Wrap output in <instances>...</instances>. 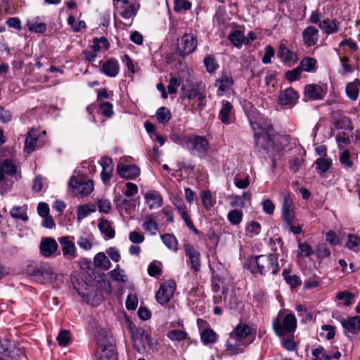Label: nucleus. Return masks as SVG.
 Here are the masks:
<instances>
[{
	"instance_id": "1",
	"label": "nucleus",
	"mask_w": 360,
	"mask_h": 360,
	"mask_svg": "<svg viewBox=\"0 0 360 360\" xmlns=\"http://www.w3.org/2000/svg\"><path fill=\"white\" fill-rule=\"evenodd\" d=\"M250 124L254 131L255 148L260 153L274 157L290 142V136L277 134L269 121L250 120Z\"/></svg>"
},
{
	"instance_id": "2",
	"label": "nucleus",
	"mask_w": 360,
	"mask_h": 360,
	"mask_svg": "<svg viewBox=\"0 0 360 360\" xmlns=\"http://www.w3.org/2000/svg\"><path fill=\"white\" fill-rule=\"evenodd\" d=\"M244 267L253 274H276L279 270L278 258L275 255H261L249 257Z\"/></svg>"
},
{
	"instance_id": "3",
	"label": "nucleus",
	"mask_w": 360,
	"mask_h": 360,
	"mask_svg": "<svg viewBox=\"0 0 360 360\" xmlns=\"http://www.w3.org/2000/svg\"><path fill=\"white\" fill-rule=\"evenodd\" d=\"M25 274L32 281L42 285H46L55 281L56 274L47 262H30L25 269Z\"/></svg>"
},
{
	"instance_id": "4",
	"label": "nucleus",
	"mask_w": 360,
	"mask_h": 360,
	"mask_svg": "<svg viewBox=\"0 0 360 360\" xmlns=\"http://www.w3.org/2000/svg\"><path fill=\"white\" fill-rule=\"evenodd\" d=\"M98 352L99 357L97 360H117L115 340L110 333L101 329L98 333Z\"/></svg>"
},
{
	"instance_id": "5",
	"label": "nucleus",
	"mask_w": 360,
	"mask_h": 360,
	"mask_svg": "<svg viewBox=\"0 0 360 360\" xmlns=\"http://www.w3.org/2000/svg\"><path fill=\"white\" fill-rule=\"evenodd\" d=\"M286 309L280 310L272 323L275 334L281 338L292 333V313L286 314Z\"/></svg>"
},
{
	"instance_id": "6",
	"label": "nucleus",
	"mask_w": 360,
	"mask_h": 360,
	"mask_svg": "<svg viewBox=\"0 0 360 360\" xmlns=\"http://www.w3.org/2000/svg\"><path fill=\"white\" fill-rule=\"evenodd\" d=\"M281 200L282 228L292 232V198L290 193L283 191L281 193Z\"/></svg>"
},
{
	"instance_id": "7",
	"label": "nucleus",
	"mask_w": 360,
	"mask_h": 360,
	"mask_svg": "<svg viewBox=\"0 0 360 360\" xmlns=\"http://www.w3.org/2000/svg\"><path fill=\"white\" fill-rule=\"evenodd\" d=\"M198 46L197 37L192 34H185L180 39V44L177 46L175 53L181 58L193 53Z\"/></svg>"
},
{
	"instance_id": "8",
	"label": "nucleus",
	"mask_w": 360,
	"mask_h": 360,
	"mask_svg": "<svg viewBox=\"0 0 360 360\" xmlns=\"http://www.w3.org/2000/svg\"><path fill=\"white\" fill-rule=\"evenodd\" d=\"M68 185L76 195L86 196L94 190V181L91 179L85 181L83 177L72 176Z\"/></svg>"
},
{
	"instance_id": "9",
	"label": "nucleus",
	"mask_w": 360,
	"mask_h": 360,
	"mask_svg": "<svg viewBox=\"0 0 360 360\" xmlns=\"http://www.w3.org/2000/svg\"><path fill=\"white\" fill-rule=\"evenodd\" d=\"M184 250L186 257H188L186 262L191 270L195 273L198 272L201 266L200 252L188 242L184 244Z\"/></svg>"
},
{
	"instance_id": "10",
	"label": "nucleus",
	"mask_w": 360,
	"mask_h": 360,
	"mask_svg": "<svg viewBox=\"0 0 360 360\" xmlns=\"http://www.w3.org/2000/svg\"><path fill=\"white\" fill-rule=\"evenodd\" d=\"M175 290L176 283L174 281L169 280L164 282L160 285L155 294L157 302L162 305L167 304L172 298Z\"/></svg>"
},
{
	"instance_id": "11",
	"label": "nucleus",
	"mask_w": 360,
	"mask_h": 360,
	"mask_svg": "<svg viewBox=\"0 0 360 360\" xmlns=\"http://www.w3.org/2000/svg\"><path fill=\"white\" fill-rule=\"evenodd\" d=\"M186 147L191 151L195 150L200 154H205L209 149V143L205 136H195L193 138L188 139Z\"/></svg>"
},
{
	"instance_id": "12",
	"label": "nucleus",
	"mask_w": 360,
	"mask_h": 360,
	"mask_svg": "<svg viewBox=\"0 0 360 360\" xmlns=\"http://www.w3.org/2000/svg\"><path fill=\"white\" fill-rule=\"evenodd\" d=\"M229 335L231 340L238 342H244L243 340L246 338H250L251 340L253 335L255 337V333L252 334V330L249 326L245 323H240L234 328Z\"/></svg>"
},
{
	"instance_id": "13",
	"label": "nucleus",
	"mask_w": 360,
	"mask_h": 360,
	"mask_svg": "<svg viewBox=\"0 0 360 360\" xmlns=\"http://www.w3.org/2000/svg\"><path fill=\"white\" fill-rule=\"evenodd\" d=\"M344 328L345 335L349 337V335H356L360 332V316H354L348 317L341 321Z\"/></svg>"
},
{
	"instance_id": "14",
	"label": "nucleus",
	"mask_w": 360,
	"mask_h": 360,
	"mask_svg": "<svg viewBox=\"0 0 360 360\" xmlns=\"http://www.w3.org/2000/svg\"><path fill=\"white\" fill-rule=\"evenodd\" d=\"M205 86L202 82H191L187 86H183L181 88L182 97L189 100L197 98L201 92L205 90Z\"/></svg>"
},
{
	"instance_id": "15",
	"label": "nucleus",
	"mask_w": 360,
	"mask_h": 360,
	"mask_svg": "<svg viewBox=\"0 0 360 360\" xmlns=\"http://www.w3.org/2000/svg\"><path fill=\"white\" fill-rule=\"evenodd\" d=\"M316 60L314 58H304L301 60L300 65L294 68V81L300 78V75L302 71L307 72H314L316 70Z\"/></svg>"
},
{
	"instance_id": "16",
	"label": "nucleus",
	"mask_w": 360,
	"mask_h": 360,
	"mask_svg": "<svg viewBox=\"0 0 360 360\" xmlns=\"http://www.w3.org/2000/svg\"><path fill=\"white\" fill-rule=\"evenodd\" d=\"M119 175L126 179H134L140 174V169L135 165H124L119 163L117 165Z\"/></svg>"
},
{
	"instance_id": "17",
	"label": "nucleus",
	"mask_w": 360,
	"mask_h": 360,
	"mask_svg": "<svg viewBox=\"0 0 360 360\" xmlns=\"http://www.w3.org/2000/svg\"><path fill=\"white\" fill-rule=\"evenodd\" d=\"M101 72L109 77H115L120 72V65L117 59L110 58L105 60L101 65Z\"/></svg>"
},
{
	"instance_id": "18",
	"label": "nucleus",
	"mask_w": 360,
	"mask_h": 360,
	"mask_svg": "<svg viewBox=\"0 0 360 360\" xmlns=\"http://www.w3.org/2000/svg\"><path fill=\"white\" fill-rule=\"evenodd\" d=\"M234 84V80L230 74L223 72L221 75L216 80L214 86L218 87L217 95L222 96Z\"/></svg>"
},
{
	"instance_id": "19",
	"label": "nucleus",
	"mask_w": 360,
	"mask_h": 360,
	"mask_svg": "<svg viewBox=\"0 0 360 360\" xmlns=\"http://www.w3.org/2000/svg\"><path fill=\"white\" fill-rule=\"evenodd\" d=\"M39 248L41 255L45 257H49L56 252L58 245L53 238H44L40 243Z\"/></svg>"
},
{
	"instance_id": "20",
	"label": "nucleus",
	"mask_w": 360,
	"mask_h": 360,
	"mask_svg": "<svg viewBox=\"0 0 360 360\" xmlns=\"http://www.w3.org/2000/svg\"><path fill=\"white\" fill-rule=\"evenodd\" d=\"M131 338L133 340H139V342H146V343L150 347L153 343V338L150 334L146 332L143 328H137L134 324L130 323L129 326Z\"/></svg>"
},
{
	"instance_id": "21",
	"label": "nucleus",
	"mask_w": 360,
	"mask_h": 360,
	"mask_svg": "<svg viewBox=\"0 0 360 360\" xmlns=\"http://www.w3.org/2000/svg\"><path fill=\"white\" fill-rule=\"evenodd\" d=\"M319 30L314 26L307 27L302 32L304 44L307 47L315 46L319 41Z\"/></svg>"
},
{
	"instance_id": "22",
	"label": "nucleus",
	"mask_w": 360,
	"mask_h": 360,
	"mask_svg": "<svg viewBox=\"0 0 360 360\" xmlns=\"http://www.w3.org/2000/svg\"><path fill=\"white\" fill-rule=\"evenodd\" d=\"M304 97L309 100H322L325 94L321 86L315 84H307L304 87Z\"/></svg>"
},
{
	"instance_id": "23",
	"label": "nucleus",
	"mask_w": 360,
	"mask_h": 360,
	"mask_svg": "<svg viewBox=\"0 0 360 360\" xmlns=\"http://www.w3.org/2000/svg\"><path fill=\"white\" fill-rule=\"evenodd\" d=\"M102 172H101V179L103 182L106 184H108L111 177L113 172L114 165L111 158L105 157L102 158L101 162Z\"/></svg>"
},
{
	"instance_id": "24",
	"label": "nucleus",
	"mask_w": 360,
	"mask_h": 360,
	"mask_svg": "<svg viewBox=\"0 0 360 360\" xmlns=\"http://www.w3.org/2000/svg\"><path fill=\"white\" fill-rule=\"evenodd\" d=\"M340 22L336 19L327 18L320 22L319 28L327 35L335 34L338 32Z\"/></svg>"
},
{
	"instance_id": "25",
	"label": "nucleus",
	"mask_w": 360,
	"mask_h": 360,
	"mask_svg": "<svg viewBox=\"0 0 360 360\" xmlns=\"http://www.w3.org/2000/svg\"><path fill=\"white\" fill-rule=\"evenodd\" d=\"M333 160L330 158H319L314 163L316 171L321 177H325L326 172L331 168Z\"/></svg>"
},
{
	"instance_id": "26",
	"label": "nucleus",
	"mask_w": 360,
	"mask_h": 360,
	"mask_svg": "<svg viewBox=\"0 0 360 360\" xmlns=\"http://www.w3.org/2000/svg\"><path fill=\"white\" fill-rule=\"evenodd\" d=\"M145 199L150 209L160 207L162 204V198L160 193L155 190L148 191L145 194Z\"/></svg>"
},
{
	"instance_id": "27",
	"label": "nucleus",
	"mask_w": 360,
	"mask_h": 360,
	"mask_svg": "<svg viewBox=\"0 0 360 360\" xmlns=\"http://www.w3.org/2000/svg\"><path fill=\"white\" fill-rule=\"evenodd\" d=\"M269 246L273 252L271 254L275 255L278 259L280 255H286L287 250L283 246V242L281 238L276 236L271 238L270 239Z\"/></svg>"
},
{
	"instance_id": "28",
	"label": "nucleus",
	"mask_w": 360,
	"mask_h": 360,
	"mask_svg": "<svg viewBox=\"0 0 360 360\" xmlns=\"http://www.w3.org/2000/svg\"><path fill=\"white\" fill-rule=\"evenodd\" d=\"M233 110L232 104L228 101H223L222 108L219 110L218 118L224 124L231 123L230 115Z\"/></svg>"
},
{
	"instance_id": "29",
	"label": "nucleus",
	"mask_w": 360,
	"mask_h": 360,
	"mask_svg": "<svg viewBox=\"0 0 360 360\" xmlns=\"http://www.w3.org/2000/svg\"><path fill=\"white\" fill-rule=\"evenodd\" d=\"M277 56L283 63L289 65L292 60V51L282 41L279 45Z\"/></svg>"
},
{
	"instance_id": "30",
	"label": "nucleus",
	"mask_w": 360,
	"mask_h": 360,
	"mask_svg": "<svg viewBox=\"0 0 360 360\" xmlns=\"http://www.w3.org/2000/svg\"><path fill=\"white\" fill-rule=\"evenodd\" d=\"M255 340V336L253 335L252 338L248 342H238L236 344H231L229 341H227L226 344V351L229 352L231 356H234L240 353H243L244 349L240 347V346H244L245 347H248L250 344H251Z\"/></svg>"
},
{
	"instance_id": "31",
	"label": "nucleus",
	"mask_w": 360,
	"mask_h": 360,
	"mask_svg": "<svg viewBox=\"0 0 360 360\" xmlns=\"http://www.w3.org/2000/svg\"><path fill=\"white\" fill-rule=\"evenodd\" d=\"M218 338L217 334L214 332V330L208 327L200 333V339L202 342L205 345H207L210 344H213L217 342Z\"/></svg>"
},
{
	"instance_id": "32",
	"label": "nucleus",
	"mask_w": 360,
	"mask_h": 360,
	"mask_svg": "<svg viewBox=\"0 0 360 360\" xmlns=\"http://www.w3.org/2000/svg\"><path fill=\"white\" fill-rule=\"evenodd\" d=\"M98 227L100 231L105 234L108 239H111L115 237V231L112 227L111 223L109 220L104 219H101L98 222Z\"/></svg>"
},
{
	"instance_id": "33",
	"label": "nucleus",
	"mask_w": 360,
	"mask_h": 360,
	"mask_svg": "<svg viewBox=\"0 0 360 360\" xmlns=\"http://www.w3.org/2000/svg\"><path fill=\"white\" fill-rule=\"evenodd\" d=\"M60 243L62 245V250L64 256L70 255L75 256V243L70 241L68 236H64L60 238Z\"/></svg>"
},
{
	"instance_id": "34",
	"label": "nucleus",
	"mask_w": 360,
	"mask_h": 360,
	"mask_svg": "<svg viewBox=\"0 0 360 360\" xmlns=\"http://www.w3.org/2000/svg\"><path fill=\"white\" fill-rule=\"evenodd\" d=\"M298 243V250L297 258L299 259L300 257H307L311 255L314 252L313 249L310 245L306 242H302L300 238H296Z\"/></svg>"
},
{
	"instance_id": "35",
	"label": "nucleus",
	"mask_w": 360,
	"mask_h": 360,
	"mask_svg": "<svg viewBox=\"0 0 360 360\" xmlns=\"http://www.w3.org/2000/svg\"><path fill=\"white\" fill-rule=\"evenodd\" d=\"M27 205L14 206L10 211L11 216L18 220L27 221L29 217L27 214Z\"/></svg>"
},
{
	"instance_id": "36",
	"label": "nucleus",
	"mask_w": 360,
	"mask_h": 360,
	"mask_svg": "<svg viewBox=\"0 0 360 360\" xmlns=\"http://www.w3.org/2000/svg\"><path fill=\"white\" fill-rule=\"evenodd\" d=\"M359 90L360 81L358 79L351 83H349L346 86L347 95L352 101H356L357 99Z\"/></svg>"
},
{
	"instance_id": "37",
	"label": "nucleus",
	"mask_w": 360,
	"mask_h": 360,
	"mask_svg": "<svg viewBox=\"0 0 360 360\" xmlns=\"http://www.w3.org/2000/svg\"><path fill=\"white\" fill-rule=\"evenodd\" d=\"M278 103L281 105H291L292 103V88L288 87L280 92L278 97Z\"/></svg>"
},
{
	"instance_id": "38",
	"label": "nucleus",
	"mask_w": 360,
	"mask_h": 360,
	"mask_svg": "<svg viewBox=\"0 0 360 360\" xmlns=\"http://www.w3.org/2000/svg\"><path fill=\"white\" fill-rule=\"evenodd\" d=\"M333 124L336 129H347L349 131L354 129L351 119L347 116H342L339 119L335 120Z\"/></svg>"
},
{
	"instance_id": "39",
	"label": "nucleus",
	"mask_w": 360,
	"mask_h": 360,
	"mask_svg": "<svg viewBox=\"0 0 360 360\" xmlns=\"http://www.w3.org/2000/svg\"><path fill=\"white\" fill-rule=\"evenodd\" d=\"M94 264L104 270H108L110 268L111 262L109 259L103 252H98L96 255L94 259Z\"/></svg>"
},
{
	"instance_id": "40",
	"label": "nucleus",
	"mask_w": 360,
	"mask_h": 360,
	"mask_svg": "<svg viewBox=\"0 0 360 360\" xmlns=\"http://www.w3.org/2000/svg\"><path fill=\"white\" fill-rule=\"evenodd\" d=\"M110 46V44L108 39L105 37H101L100 38L95 37L93 39V44L91 48L93 49L94 52H98L101 50L102 47H103L105 50H108Z\"/></svg>"
},
{
	"instance_id": "41",
	"label": "nucleus",
	"mask_w": 360,
	"mask_h": 360,
	"mask_svg": "<svg viewBox=\"0 0 360 360\" xmlns=\"http://www.w3.org/2000/svg\"><path fill=\"white\" fill-rule=\"evenodd\" d=\"M164 244L170 250L176 252L178 250V241L172 233H165L161 236Z\"/></svg>"
},
{
	"instance_id": "42",
	"label": "nucleus",
	"mask_w": 360,
	"mask_h": 360,
	"mask_svg": "<svg viewBox=\"0 0 360 360\" xmlns=\"http://www.w3.org/2000/svg\"><path fill=\"white\" fill-rule=\"evenodd\" d=\"M0 167L9 176H14L17 173V167L11 159L6 158L0 162Z\"/></svg>"
},
{
	"instance_id": "43",
	"label": "nucleus",
	"mask_w": 360,
	"mask_h": 360,
	"mask_svg": "<svg viewBox=\"0 0 360 360\" xmlns=\"http://www.w3.org/2000/svg\"><path fill=\"white\" fill-rule=\"evenodd\" d=\"M156 119L159 123L165 124L171 119V113L166 107H160L156 112Z\"/></svg>"
},
{
	"instance_id": "44",
	"label": "nucleus",
	"mask_w": 360,
	"mask_h": 360,
	"mask_svg": "<svg viewBox=\"0 0 360 360\" xmlns=\"http://www.w3.org/2000/svg\"><path fill=\"white\" fill-rule=\"evenodd\" d=\"M243 34L240 30H236L229 34L228 39L234 46L240 48L243 45Z\"/></svg>"
},
{
	"instance_id": "45",
	"label": "nucleus",
	"mask_w": 360,
	"mask_h": 360,
	"mask_svg": "<svg viewBox=\"0 0 360 360\" xmlns=\"http://www.w3.org/2000/svg\"><path fill=\"white\" fill-rule=\"evenodd\" d=\"M201 200L204 207L207 210H210L215 203V200L212 198V193L209 190L201 192Z\"/></svg>"
},
{
	"instance_id": "46",
	"label": "nucleus",
	"mask_w": 360,
	"mask_h": 360,
	"mask_svg": "<svg viewBox=\"0 0 360 360\" xmlns=\"http://www.w3.org/2000/svg\"><path fill=\"white\" fill-rule=\"evenodd\" d=\"M120 9V15L122 18L127 19L136 15L138 8H136L134 4H129V5L121 6Z\"/></svg>"
},
{
	"instance_id": "47",
	"label": "nucleus",
	"mask_w": 360,
	"mask_h": 360,
	"mask_svg": "<svg viewBox=\"0 0 360 360\" xmlns=\"http://www.w3.org/2000/svg\"><path fill=\"white\" fill-rule=\"evenodd\" d=\"M243 217V212L240 210L235 209L229 212L227 218L231 224L238 225L241 222Z\"/></svg>"
},
{
	"instance_id": "48",
	"label": "nucleus",
	"mask_w": 360,
	"mask_h": 360,
	"mask_svg": "<svg viewBox=\"0 0 360 360\" xmlns=\"http://www.w3.org/2000/svg\"><path fill=\"white\" fill-rule=\"evenodd\" d=\"M37 141V138L32 132H29L25 141L24 150L27 153H31L34 151Z\"/></svg>"
},
{
	"instance_id": "49",
	"label": "nucleus",
	"mask_w": 360,
	"mask_h": 360,
	"mask_svg": "<svg viewBox=\"0 0 360 360\" xmlns=\"http://www.w3.org/2000/svg\"><path fill=\"white\" fill-rule=\"evenodd\" d=\"M167 337L172 341H182L188 338V333L181 330H172L167 333Z\"/></svg>"
},
{
	"instance_id": "50",
	"label": "nucleus",
	"mask_w": 360,
	"mask_h": 360,
	"mask_svg": "<svg viewBox=\"0 0 360 360\" xmlns=\"http://www.w3.org/2000/svg\"><path fill=\"white\" fill-rule=\"evenodd\" d=\"M261 224L256 221H252L246 227L247 235L250 238L257 236L261 232Z\"/></svg>"
},
{
	"instance_id": "51",
	"label": "nucleus",
	"mask_w": 360,
	"mask_h": 360,
	"mask_svg": "<svg viewBox=\"0 0 360 360\" xmlns=\"http://www.w3.org/2000/svg\"><path fill=\"white\" fill-rule=\"evenodd\" d=\"M206 70L209 73H213L219 68V65L216 63L215 58L209 55L204 58L203 60Z\"/></svg>"
},
{
	"instance_id": "52",
	"label": "nucleus",
	"mask_w": 360,
	"mask_h": 360,
	"mask_svg": "<svg viewBox=\"0 0 360 360\" xmlns=\"http://www.w3.org/2000/svg\"><path fill=\"white\" fill-rule=\"evenodd\" d=\"M99 110L105 117L110 118L113 115V105L110 102H101L99 103Z\"/></svg>"
},
{
	"instance_id": "53",
	"label": "nucleus",
	"mask_w": 360,
	"mask_h": 360,
	"mask_svg": "<svg viewBox=\"0 0 360 360\" xmlns=\"http://www.w3.org/2000/svg\"><path fill=\"white\" fill-rule=\"evenodd\" d=\"M191 8V3L187 0H174V11L176 13Z\"/></svg>"
},
{
	"instance_id": "54",
	"label": "nucleus",
	"mask_w": 360,
	"mask_h": 360,
	"mask_svg": "<svg viewBox=\"0 0 360 360\" xmlns=\"http://www.w3.org/2000/svg\"><path fill=\"white\" fill-rule=\"evenodd\" d=\"M354 297V295L349 291L338 292L336 295V298L338 300H342L347 307L352 305L351 300Z\"/></svg>"
},
{
	"instance_id": "55",
	"label": "nucleus",
	"mask_w": 360,
	"mask_h": 360,
	"mask_svg": "<svg viewBox=\"0 0 360 360\" xmlns=\"http://www.w3.org/2000/svg\"><path fill=\"white\" fill-rule=\"evenodd\" d=\"M312 355L315 357V360H330L332 356L326 353L322 346H319L312 351Z\"/></svg>"
},
{
	"instance_id": "56",
	"label": "nucleus",
	"mask_w": 360,
	"mask_h": 360,
	"mask_svg": "<svg viewBox=\"0 0 360 360\" xmlns=\"http://www.w3.org/2000/svg\"><path fill=\"white\" fill-rule=\"evenodd\" d=\"M276 51L271 45H267L264 48V53L262 61L264 64H269L271 63V58L275 56Z\"/></svg>"
},
{
	"instance_id": "57",
	"label": "nucleus",
	"mask_w": 360,
	"mask_h": 360,
	"mask_svg": "<svg viewBox=\"0 0 360 360\" xmlns=\"http://www.w3.org/2000/svg\"><path fill=\"white\" fill-rule=\"evenodd\" d=\"M57 341L60 346H67L70 340V333L68 330H62L57 336Z\"/></svg>"
},
{
	"instance_id": "58",
	"label": "nucleus",
	"mask_w": 360,
	"mask_h": 360,
	"mask_svg": "<svg viewBox=\"0 0 360 360\" xmlns=\"http://www.w3.org/2000/svg\"><path fill=\"white\" fill-rule=\"evenodd\" d=\"M181 79L176 76H172L168 85V92L170 94H175L177 92V88L181 85Z\"/></svg>"
},
{
	"instance_id": "59",
	"label": "nucleus",
	"mask_w": 360,
	"mask_h": 360,
	"mask_svg": "<svg viewBox=\"0 0 360 360\" xmlns=\"http://www.w3.org/2000/svg\"><path fill=\"white\" fill-rule=\"evenodd\" d=\"M27 27L29 31L44 34L46 32L47 27L44 22H36V23H27Z\"/></svg>"
},
{
	"instance_id": "60",
	"label": "nucleus",
	"mask_w": 360,
	"mask_h": 360,
	"mask_svg": "<svg viewBox=\"0 0 360 360\" xmlns=\"http://www.w3.org/2000/svg\"><path fill=\"white\" fill-rule=\"evenodd\" d=\"M145 231L150 233L151 235H155L158 229V225L153 219H148L143 224Z\"/></svg>"
},
{
	"instance_id": "61",
	"label": "nucleus",
	"mask_w": 360,
	"mask_h": 360,
	"mask_svg": "<svg viewBox=\"0 0 360 360\" xmlns=\"http://www.w3.org/2000/svg\"><path fill=\"white\" fill-rule=\"evenodd\" d=\"M340 162L347 168H351L353 166V162L350 159V153L348 150H345L340 154Z\"/></svg>"
},
{
	"instance_id": "62",
	"label": "nucleus",
	"mask_w": 360,
	"mask_h": 360,
	"mask_svg": "<svg viewBox=\"0 0 360 360\" xmlns=\"http://www.w3.org/2000/svg\"><path fill=\"white\" fill-rule=\"evenodd\" d=\"M184 221H185L187 227L189 230H191L194 234L197 236L200 235V232L195 228L194 226L193 221L188 214V212L184 213V214L181 215Z\"/></svg>"
},
{
	"instance_id": "63",
	"label": "nucleus",
	"mask_w": 360,
	"mask_h": 360,
	"mask_svg": "<svg viewBox=\"0 0 360 360\" xmlns=\"http://www.w3.org/2000/svg\"><path fill=\"white\" fill-rule=\"evenodd\" d=\"M109 274L111 278L115 281H120L122 283H126L127 281V276L121 273L119 265L117 266L116 269L110 271Z\"/></svg>"
},
{
	"instance_id": "64",
	"label": "nucleus",
	"mask_w": 360,
	"mask_h": 360,
	"mask_svg": "<svg viewBox=\"0 0 360 360\" xmlns=\"http://www.w3.org/2000/svg\"><path fill=\"white\" fill-rule=\"evenodd\" d=\"M98 207L100 212L108 214L111 210V202L107 199H100L98 201Z\"/></svg>"
}]
</instances>
